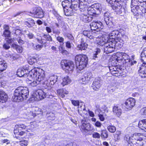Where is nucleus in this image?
Here are the masks:
<instances>
[{"mask_svg":"<svg viewBox=\"0 0 146 146\" xmlns=\"http://www.w3.org/2000/svg\"><path fill=\"white\" fill-rule=\"evenodd\" d=\"M112 63H115V66H110V73L114 76L119 77L122 76L121 70L117 66H130L133 64L129 56L122 52L114 54L110 58Z\"/></svg>","mask_w":146,"mask_h":146,"instance_id":"nucleus-1","label":"nucleus"},{"mask_svg":"<svg viewBox=\"0 0 146 146\" xmlns=\"http://www.w3.org/2000/svg\"><path fill=\"white\" fill-rule=\"evenodd\" d=\"M143 137V134L141 133H135L131 135L127 134L124 135L123 141L124 143L127 144V146H142Z\"/></svg>","mask_w":146,"mask_h":146,"instance_id":"nucleus-2","label":"nucleus"},{"mask_svg":"<svg viewBox=\"0 0 146 146\" xmlns=\"http://www.w3.org/2000/svg\"><path fill=\"white\" fill-rule=\"evenodd\" d=\"M28 95L29 91L27 88L19 87L15 90L13 100L16 102L21 101L24 99H26Z\"/></svg>","mask_w":146,"mask_h":146,"instance_id":"nucleus-3","label":"nucleus"},{"mask_svg":"<svg viewBox=\"0 0 146 146\" xmlns=\"http://www.w3.org/2000/svg\"><path fill=\"white\" fill-rule=\"evenodd\" d=\"M62 5L64 8L65 15L67 16L72 15L74 10H76L78 7L77 5L73 4L69 1L65 0L62 2Z\"/></svg>","mask_w":146,"mask_h":146,"instance_id":"nucleus-4","label":"nucleus"},{"mask_svg":"<svg viewBox=\"0 0 146 146\" xmlns=\"http://www.w3.org/2000/svg\"><path fill=\"white\" fill-rule=\"evenodd\" d=\"M28 77L31 78H36V79L40 83L45 79L44 72L41 69L35 68L29 72Z\"/></svg>","mask_w":146,"mask_h":146,"instance_id":"nucleus-5","label":"nucleus"},{"mask_svg":"<svg viewBox=\"0 0 146 146\" xmlns=\"http://www.w3.org/2000/svg\"><path fill=\"white\" fill-rule=\"evenodd\" d=\"M75 60L77 71L81 70L86 66L88 58L85 55L80 54L76 56Z\"/></svg>","mask_w":146,"mask_h":146,"instance_id":"nucleus-6","label":"nucleus"},{"mask_svg":"<svg viewBox=\"0 0 146 146\" xmlns=\"http://www.w3.org/2000/svg\"><path fill=\"white\" fill-rule=\"evenodd\" d=\"M141 60L143 62L138 70L139 74L141 78H146V60L145 58L146 57V47L145 48L141 54Z\"/></svg>","mask_w":146,"mask_h":146,"instance_id":"nucleus-7","label":"nucleus"},{"mask_svg":"<svg viewBox=\"0 0 146 146\" xmlns=\"http://www.w3.org/2000/svg\"><path fill=\"white\" fill-rule=\"evenodd\" d=\"M124 36L125 31L123 29L113 30L110 33V41H114L119 38H123Z\"/></svg>","mask_w":146,"mask_h":146,"instance_id":"nucleus-8","label":"nucleus"},{"mask_svg":"<svg viewBox=\"0 0 146 146\" xmlns=\"http://www.w3.org/2000/svg\"><path fill=\"white\" fill-rule=\"evenodd\" d=\"M61 66L62 68L67 73L72 72L74 68V62L70 61L63 60L61 62Z\"/></svg>","mask_w":146,"mask_h":146,"instance_id":"nucleus-9","label":"nucleus"},{"mask_svg":"<svg viewBox=\"0 0 146 146\" xmlns=\"http://www.w3.org/2000/svg\"><path fill=\"white\" fill-rule=\"evenodd\" d=\"M122 38H119L114 41H110V53L114 52L115 48L119 49L122 47L124 41Z\"/></svg>","mask_w":146,"mask_h":146,"instance_id":"nucleus-10","label":"nucleus"},{"mask_svg":"<svg viewBox=\"0 0 146 146\" xmlns=\"http://www.w3.org/2000/svg\"><path fill=\"white\" fill-rule=\"evenodd\" d=\"M58 77L54 75H50L48 79H45L44 81L42 83L43 87L45 88H48L49 89L58 80Z\"/></svg>","mask_w":146,"mask_h":146,"instance_id":"nucleus-11","label":"nucleus"},{"mask_svg":"<svg viewBox=\"0 0 146 146\" xmlns=\"http://www.w3.org/2000/svg\"><path fill=\"white\" fill-rule=\"evenodd\" d=\"M121 1V0H110V6L117 14H121L122 12Z\"/></svg>","mask_w":146,"mask_h":146,"instance_id":"nucleus-12","label":"nucleus"},{"mask_svg":"<svg viewBox=\"0 0 146 146\" xmlns=\"http://www.w3.org/2000/svg\"><path fill=\"white\" fill-rule=\"evenodd\" d=\"M46 96V94L42 90L38 89L33 92L32 98L35 101H38L44 99Z\"/></svg>","mask_w":146,"mask_h":146,"instance_id":"nucleus-13","label":"nucleus"},{"mask_svg":"<svg viewBox=\"0 0 146 146\" xmlns=\"http://www.w3.org/2000/svg\"><path fill=\"white\" fill-rule=\"evenodd\" d=\"M136 100L132 97H129L125 100L124 102L125 107L126 111L131 110L135 105Z\"/></svg>","mask_w":146,"mask_h":146,"instance_id":"nucleus-14","label":"nucleus"},{"mask_svg":"<svg viewBox=\"0 0 146 146\" xmlns=\"http://www.w3.org/2000/svg\"><path fill=\"white\" fill-rule=\"evenodd\" d=\"M31 14H34L35 18H42L44 17V14L42 9L40 7H35L34 8Z\"/></svg>","mask_w":146,"mask_h":146,"instance_id":"nucleus-15","label":"nucleus"},{"mask_svg":"<svg viewBox=\"0 0 146 146\" xmlns=\"http://www.w3.org/2000/svg\"><path fill=\"white\" fill-rule=\"evenodd\" d=\"M131 12L134 16H137L140 15L139 6L131 2Z\"/></svg>","mask_w":146,"mask_h":146,"instance_id":"nucleus-16","label":"nucleus"},{"mask_svg":"<svg viewBox=\"0 0 146 146\" xmlns=\"http://www.w3.org/2000/svg\"><path fill=\"white\" fill-rule=\"evenodd\" d=\"M101 80L100 78H95L92 85L93 89L95 90H97L101 86Z\"/></svg>","mask_w":146,"mask_h":146,"instance_id":"nucleus-17","label":"nucleus"},{"mask_svg":"<svg viewBox=\"0 0 146 146\" xmlns=\"http://www.w3.org/2000/svg\"><path fill=\"white\" fill-rule=\"evenodd\" d=\"M102 23L100 21L93 22L90 24L91 29L92 30H96L97 29L102 27Z\"/></svg>","mask_w":146,"mask_h":146,"instance_id":"nucleus-18","label":"nucleus"},{"mask_svg":"<svg viewBox=\"0 0 146 146\" xmlns=\"http://www.w3.org/2000/svg\"><path fill=\"white\" fill-rule=\"evenodd\" d=\"M81 129L85 131L91 130L90 124L85 121L82 120L81 122Z\"/></svg>","mask_w":146,"mask_h":146,"instance_id":"nucleus-19","label":"nucleus"},{"mask_svg":"<svg viewBox=\"0 0 146 146\" xmlns=\"http://www.w3.org/2000/svg\"><path fill=\"white\" fill-rule=\"evenodd\" d=\"M87 2L83 0H80L79 2L78 7L81 11H86Z\"/></svg>","mask_w":146,"mask_h":146,"instance_id":"nucleus-20","label":"nucleus"},{"mask_svg":"<svg viewBox=\"0 0 146 146\" xmlns=\"http://www.w3.org/2000/svg\"><path fill=\"white\" fill-rule=\"evenodd\" d=\"M138 127L141 129L146 132V119L140 120L138 122Z\"/></svg>","mask_w":146,"mask_h":146,"instance_id":"nucleus-21","label":"nucleus"},{"mask_svg":"<svg viewBox=\"0 0 146 146\" xmlns=\"http://www.w3.org/2000/svg\"><path fill=\"white\" fill-rule=\"evenodd\" d=\"M92 17L91 16H90L88 14H84L82 13L81 15L80 19L84 22H88L92 20Z\"/></svg>","mask_w":146,"mask_h":146,"instance_id":"nucleus-22","label":"nucleus"},{"mask_svg":"<svg viewBox=\"0 0 146 146\" xmlns=\"http://www.w3.org/2000/svg\"><path fill=\"white\" fill-rule=\"evenodd\" d=\"M28 74L27 76V78L26 79V82L27 83L29 84V86L32 87H34L36 86L38 84L40 83L37 80H34L32 81L31 78L30 77H28Z\"/></svg>","mask_w":146,"mask_h":146,"instance_id":"nucleus-23","label":"nucleus"},{"mask_svg":"<svg viewBox=\"0 0 146 146\" xmlns=\"http://www.w3.org/2000/svg\"><path fill=\"white\" fill-rule=\"evenodd\" d=\"M118 106V105H114L113 108V111L117 116L119 117L122 113V110Z\"/></svg>","mask_w":146,"mask_h":146,"instance_id":"nucleus-24","label":"nucleus"},{"mask_svg":"<svg viewBox=\"0 0 146 146\" xmlns=\"http://www.w3.org/2000/svg\"><path fill=\"white\" fill-rule=\"evenodd\" d=\"M8 96L4 92H0V103L6 102L7 100Z\"/></svg>","mask_w":146,"mask_h":146,"instance_id":"nucleus-25","label":"nucleus"},{"mask_svg":"<svg viewBox=\"0 0 146 146\" xmlns=\"http://www.w3.org/2000/svg\"><path fill=\"white\" fill-rule=\"evenodd\" d=\"M85 105H79L78 107V113L81 116L83 115V114H86L87 113V111H85Z\"/></svg>","mask_w":146,"mask_h":146,"instance_id":"nucleus-26","label":"nucleus"},{"mask_svg":"<svg viewBox=\"0 0 146 146\" xmlns=\"http://www.w3.org/2000/svg\"><path fill=\"white\" fill-rule=\"evenodd\" d=\"M33 112L31 113L32 116L33 117H35L36 115H38L42 113V109L39 108L37 107H34L33 108Z\"/></svg>","mask_w":146,"mask_h":146,"instance_id":"nucleus-27","label":"nucleus"},{"mask_svg":"<svg viewBox=\"0 0 146 146\" xmlns=\"http://www.w3.org/2000/svg\"><path fill=\"white\" fill-rule=\"evenodd\" d=\"M57 19L58 21V23H56L55 25L58 28H62L65 25L64 22L62 21L61 17L58 16L57 17Z\"/></svg>","mask_w":146,"mask_h":146,"instance_id":"nucleus-28","label":"nucleus"},{"mask_svg":"<svg viewBox=\"0 0 146 146\" xmlns=\"http://www.w3.org/2000/svg\"><path fill=\"white\" fill-rule=\"evenodd\" d=\"M88 13L89 15L90 16L95 15L97 13L96 11V10L92 7V5L90 6L87 9Z\"/></svg>","mask_w":146,"mask_h":146,"instance_id":"nucleus-29","label":"nucleus"},{"mask_svg":"<svg viewBox=\"0 0 146 146\" xmlns=\"http://www.w3.org/2000/svg\"><path fill=\"white\" fill-rule=\"evenodd\" d=\"M57 92L59 96L62 98L64 97V94H67L68 93V91L63 89H59L57 90Z\"/></svg>","mask_w":146,"mask_h":146,"instance_id":"nucleus-30","label":"nucleus"},{"mask_svg":"<svg viewBox=\"0 0 146 146\" xmlns=\"http://www.w3.org/2000/svg\"><path fill=\"white\" fill-rule=\"evenodd\" d=\"M25 72H26V70H24L19 69L17 70V74L19 77H25L27 75V74Z\"/></svg>","mask_w":146,"mask_h":146,"instance_id":"nucleus-31","label":"nucleus"},{"mask_svg":"<svg viewBox=\"0 0 146 146\" xmlns=\"http://www.w3.org/2000/svg\"><path fill=\"white\" fill-rule=\"evenodd\" d=\"M4 61L0 58V72H2L5 70L7 67V64L4 63Z\"/></svg>","mask_w":146,"mask_h":146,"instance_id":"nucleus-32","label":"nucleus"},{"mask_svg":"<svg viewBox=\"0 0 146 146\" xmlns=\"http://www.w3.org/2000/svg\"><path fill=\"white\" fill-rule=\"evenodd\" d=\"M71 82V80L69 77L68 76H66L63 78L62 84L64 86L70 84Z\"/></svg>","mask_w":146,"mask_h":146,"instance_id":"nucleus-33","label":"nucleus"},{"mask_svg":"<svg viewBox=\"0 0 146 146\" xmlns=\"http://www.w3.org/2000/svg\"><path fill=\"white\" fill-rule=\"evenodd\" d=\"M25 23L29 28L33 27L35 24L34 20L31 19H29L28 21H25Z\"/></svg>","mask_w":146,"mask_h":146,"instance_id":"nucleus-34","label":"nucleus"},{"mask_svg":"<svg viewBox=\"0 0 146 146\" xmlns=\"http://www.w3.org/2000/svg\"><path fill=\"white\" fill-rule=\"evenodd\" d=\"M92 5V7L96 10V11L97 13L98 14L100 13V11L102 10L101 5L99 3H95Z\"/></svg>","mask_w":146,"mask_h":146,"instance_id":"nucleus-35","label":"nucleus"},{"mask_svg":"<svg viewBox=\"0 0 146 146\" xmlns=\"http://www.w3.org/2000/svg\"><path fill=\"white\" fill-rule=\"evenodd\" d=\"M131 2L140 6L146 3V0H132Z\"/></svg>","mask_w":146,"mask_h":146,"instance_id":"nucleus-36","label":"nucleus"},{"mask_svg":"<svg viewBox=\"0 0 146 146\" xmlns=\"http://www.w3.org/2000/svg\"><path fill=\"white\" fill-rule=\"evenodd\" d=\"M87 44L86 43H81L77 46L78 49L80 50H85L87 48Z\"/></svg>","mask_w":146,"mask_h":146,"instance_id":"nucleus-37","label":"nucleus"},{"mask_svg":"<svg viewBox=\"0 0 146 146\" xmlns=\"http://www.w3.org/2000/svg\"><path fill=\"white\" fill-rule=\"evenodd\" d=\"M109 15L110 13L109 12H107L104 13V19L107 25H109L110 23L109 22Z\"/></svg>","mask_w":146,"mask_h":146,"instance_id":"nucleus-38","label":"nucleus"},{"mask_svg":"<svg viewBox=\"0 0 146 146\" xmlns=\"http://www.w3.org/2000/svg\"><path fill=\"white\" fill-rule=\"evenodd\" d=\"M105 47L104 48V52L106 54H109L110 53V42L109 41L107 43L105 44Z\"/></svg>","mask_w":146,"mask_h":146,"instance_id":"nucleus-39","label":"nucleus"},{"mask_svg":"<svg viewBox=\"0 0 146 146\" xmlns=\"http://www.w3.org/2000/svg\"><path fill=\"white\" fill-rule=\"evenodd\" d=\"M12 45L13 47L15 48L18 52L20 53H21L23 51V49L22 47L15 44H13Z\"/></svg>","mask_w":146,"mask_h":146,"instance_id":"nucleus-40","label":"nucleus"},{"mask_svg":"<svg viewBox=\"0 0 146 146\" xmlns=\"http://www.w3.org/2000/svg\"><path fill=\"white\" fill-rule=\"evenodd\" d=\"M121 134V132L120 131H117L115 133L114 135V139L115 141H117L120 139L119 136Z\"/></svg>","mask_w":146,"mask_h":146,"instance_id":"nucleus-41","label":"nucleus"},{"mask_svg":"<svg viewBox=\"0 0 146 146\" xmlns=\"http://www.w3.org/2000/svg\"><path fill=\"white\" fill-rule=\"evenodd\" d=\"M109 41V38H108L107 40H105V41H104L103 39L101 40L100 39L99 41L98 42V44L101 46L103 45L104 44L105 45Z\"/></svg>","mask_w":146,"mask_h":146,"instance_id":"nucleus-42","label":"nucleus"},{"mask_svg":"<svg viewBox=\"0 0 146 146\" xmlns=\"http://www.w3.org/2000/svg\"><path fill=\"white\" fill-rule=\"evenodd\" d=\"M15 40H17L20 44H22L24 43V41L23 40L20 36H17V37H15Z\"/></svg>","mask_w":146,"mask_h":146,"instance_id":"nucleus-43","label":"nucleus"},{"mask_svg":"<svg viewBox=\"0 0 146 146\" xmlns=\"http://www.w3.org/2000/svg\"><path fill=\"white\" fill-rule=\"evenodd\" d=\"M43 38H45L46 40L49 41H52V38L49 34H44L43 36Z\"/></svg>","mask_w":146,"mask_h":146,"instance_id":"nucleus-44","label":"nucleus"},{"mask_svg":"<svg viewBox=\"0 0 146 146\" xmlns=\"http://www.w3.org/2000/svg\"><path fill=\"white\" fill-rule=\"evenodd\" d=\"M35 61V59L33 57H29L28 58V62L31 65H33Z\"/></svg>","mask_w":146,"mask_h":146,"instance_id":"nucleus-45","label":"nucleus"},{"mask_svg":"<svg viewBox=\"0 0 146 146\" xmlns=\"http://www.w3.org/2000/svg\"><path fill=\"white\" fill-rule=\"evenodd\" d=\"M141 115L144 117H146V108H143L141 110Z\"/></svg>","mask_w":146,"mask_h":146,"instance_id":"nucleus-46","label":"nucleus"},{"mask_svg":"<svg viewBox=\"0 0 146 146\" xmlns=\"http://www.w3.org/2000/svg\"><path fill=\"white\" fill-rule=\"evenodd\" d=\"M28 143V141L27 140H23L20 141V144L21 146H27Z\"/></svg>","mask_w":146,"mask_h":146,"instance_id":"nucleus-47","label":"nucleus"},{"mask_svg":"<svg viewBox=\"0 0 146 146\" xmlns=\"http://www.w3.org/2000/svg\"><path fill=\"white\" fill-rule=\"evenodd\" d=\"M100 49L96 48V51H95V52L92 58L94 59H95V58L97 57V55L100 53Z\"/></svg>","mask_w":146,"mask_h":146,"instance_id":"nucleus-48","label":"nucleus"},{"mask_svg":"<svg viewBox=\"0 0 146 146\" xmlns=\"http://www.w3.org/2000/svg\"><path fill=\"white\" fill-rule=\"evenodd\" d=\"M14 40H15V38L12 39L9 38H6L5 40L6 42L9 44L13 42Z\"/></svg>","mask_w":146,"mask_h":146,"instance_id":"nucleus-49","label":"nucleus"},{"mask_svg":"<svg viewBox=\"0 0 146 146\" xmlns=\"http://www.w3.org/2000/svg\"><path fill=\"white\" fill-rule=\"evenodd\" d=\"M100 136H101L102 137H103L104 138H107L108 136V134L107 131L106 130L102 131Z\"/></svg>","mask_w":146,"mask_h":146,"instance_id":"nucleus-50","label":"nucleus"},{"mask_svg":"<svg viewBox=\"0 0 146 146\" xmlns=\"http://www.w3.org/2000/svg\"><path fill=\"white\" fill-rule=\"evenodd\" d=\"M16 126L18 127V129H19L21 130L22 129H25L26 128V126L23 124L16 125Z\"/></svg>","mask_w":146,"mask_h":146,"instance_id":"nucleus-51","label":"nucleus"},{"mask_svg":"<svg viewBox=\"0 0 146 146\" xmlns=\"http://www.w3.org/2000/svg\"><path fill=\"white\" fill-rule=\"evenodd\" d=\"M90 33L89 32L87 31H83V34L84 35V36H86V37H88L90 38Z\"/></svg>","mask_w":146,"mask_h":146,"instance_id":"nucleus-52","label":"nucleus"},{"mask_svg":"<svg viewBox=\"0 0 146 146\" xmlns=\"http://www.w3.org/2000/svg\"><path fill=\"white\" fill-rule=\"evenodd\" d=\"M92 137L95 138H99L100 137V135L98 133L95 132L92 134Z\"/></svg>","mask_w":146,"mask_h":146,"instance_id":"nucleus-53","label":"nucleus"},{"mask_svg":"<svg viewBox=\"0 0 146 146\" xmlns=\"http://www.w3.org/2000/svg\"><path fill=\"white\" fill-rule=\"evenodd\" d=\"M10 33V32L8 30L5 29L4 32L3 34L5 37H9V36Z\"/></svg>","mask_w":146,"mask_h":146,"instance_id":"nucleus-54","label":"nucleus"},{"mask_svg":"<svg viewBox=\"0 0 146 146\" xmlns=\"http://www.w3.org/2000/svg\"><path fill=\"white\" fill-rule=\"evenodd\" d=\"M18 27H17V29L15 30V34L16 35H18V36H19V35L21 33V29H19V28Z\"/></svg>","mask_w":146,"mask_h":146,"instance_id":"nucleus-55","label":"nucleus"},{"mask_svg":"<svg viewBox=\"0 0 146 146\" xmlns=\"http://www.w3.org/2000/svg\"><path fill=\"white\" fill-rule=\"evenodd\" d=\"M71 102L72 104L75 106L79 105V102L78 100H72Z\"/></svg>","mask_w":146,"mask_h":146,"instance_id":"nucleus-56","label":"nucleus"},{"mask_svg":"<svg viewBox=\"0 0 146 146\" xmlns=\"http://www.w3.org/2000/svg\"><path fill=\"white\" fill-rule=\"evenodd\" d=\"M57 40L60 42L63 43L64 39V38L60 36L57 37L56 38Z\"/></svg>","mask_w":146,"mask_h":146,"instance_id":"nucleus-57","label":"nucleus"},{"mask_svg":"<svg viewBox=\"0 0 146 146\" xmlns=\"http://www.w3.org/2000/svg\"><path fill=\"white\" fill-rule=\"evenodd\" d=\"M116 130V128L114 126L110 125V132L114 133Z\"/></svg>","mask_w":146,"mask_h":146,"instance_id":"nucleus-58","label":"nucleus"},{"mask_svg":"<svg viewBox=\"0 0 146 146\" xmlns=\"http://www.w3.org/2000/svg\"><path fill=\"white\" fill-rule=\"evenodd\" d=\"M20 131H21V130L19 129H18V127L15 126V128L14 131L15 134L18 135Z\"/></svg>","mask_w":146,"mask_h":146,"instance_id":"nucleus-59","label":"nucleus"},{"mask_svg":"<svg viewBox=\"0 0 146 146\" xmlns=\"http://www.w3.org/2000/svg\"><path fill=\"white\" fill-rule=\"evenodd\" d=\"M3 47L5 49H8L10 48V46L9 44L6 42L3 45Z\"/></svg>","mask_w":146,"mask_h":146,"instance_id":"nucleus-60","label":"nucleus"},{"mask_svg":"<svg viewBox=\"0 0 146 146\" xmlns=\"http://www.w3.org/2000/svg\"><path fill=\"white\" fill-rule=\"evenodd\" d=\"M81 81L84 82L83 83V84H85L87 83L88 81L87 80L86 78L83 76H82L81 79H80V82Z\"/></svg>","mask_w":146,"mask_h":146,"instance_id":"nucleus-61","label":"nucleus"},{"mask_svg":"<svg viewBox=\"0 0 146 146\" xmlns=\"http://www.w3.org/2000/svg\"><path fill=\"white\" fill-rule=\"evenodd\" d=\"M37 41L39 43L41 44L45 43V42H44L43 39L41 37H39L36 39Z\"/></svg>","mask_w":146,"mask_h":146,"instance_id":"nucleus-62","label":"nucleus"},{"mask_svg":"<svg viewBox=\"0 0 146 146\" xmlns=\"http://www.w3.org/2000/svg\"><path fill=\"white\" fill-rule=\"evenodd\" d=\"M95 125L97 127H100L102 125V124L99 121H97L95 123Z\"/></svg>","mask_w":146,"mask_h":146,"instance_id":"nucleus-63","label":"nucleus"},{"mask_svg":"<svg viewBox=\"0 0 146 146\" xmlns=\"http://www.w3.org/2000/svg\"><path fill=\"white\" fill-rule=\"evenodd\" d=\"M87 40V37L85 36H83L82 37L81 39V43H86Z\"/></svg>","mask_w":146,"mask_h":146,"instance_id":"nucleus-64","label":"nucleus"}]
</instances>
